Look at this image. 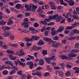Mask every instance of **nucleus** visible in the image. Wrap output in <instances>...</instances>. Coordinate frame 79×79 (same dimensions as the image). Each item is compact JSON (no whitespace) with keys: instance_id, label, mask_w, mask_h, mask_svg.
<instances>
[{"instance_id":"2f4dec72","label":"nucleus","mask_w":79,"mask_h":79,"mask_svg":"<svg viewBox=\"0 0 79 79\" xmlns=\"http://www.w3.org/2000/svg\"><path fill=\"white\" fill-rule=\"evenodd\" d=\"M21 7V5L20 4H18L15 6V7L16 8H18V9H19V8H20V7Z\"/></svg>"},{"instance_id":"f257e3e1","label":"nucleus","mask_w":79,"mask_h":79,"mask_svg":"<svg viewBox=\"0 0 79 79\" xmlns=\"http://www.w3.org/2000/svg\"><path fill=\"white\" fill-rule=\"evenodd\" d=\"M5 64H8L9 66H11V69H15V70H18V68L17 67H16L15 66H14V64L10 61H6L5 62Z\"/></svg>"},{"instance_id":"58836bf2","label":"nucleus","mask_w":79,"mask_h":79,"mask_svg":"<svg viewBox=\"0 0 79 79\" xmlns=\"http://www.w3.org/2000/svg\"><path fill=\"white\" fill-rule=\"evenodd\" d=\"M43 69V67H40V66H39L36 68V71H38L39 70H42V69Z\"/></svg>"},{"instance_id":"79ce46f5","label":"nucleus","mask_w":79,"mask_h":79,"mask_svg":"<svg viewBox=\"0 0 79 79\" xmlns=\"http://www.w3.org/2000/svg\"><path fill=\"white\" fill-rule=\"evenodd\" d=\"M73 17L74 18V19H78L79 18L78 17V16H77V14H75L73 16Z\"/></svg>"},{"instance_id":"bb28decb","label":"nucleus","mask_w":79,"mask_h":79,"mask_svg":"<svg viewBox=\"0 0 79 79\" xmlns=\"http://www.w3.org/2000/svg\"><path fill=\"white\" fill-rule=\"evenodd\" d=\"M6 52L7 53H10V54H14V52H13L12 50H7Z\"/></svg>"},{"instance_id":"ea45409f","label":"nucleus","mask_w":79,"mask_h":79,"mask_svg":"<svg viewBox=\"0 0 79 79\" xmlns=\"http://www.w3.org/2000/svg\"><path fill=\"white\" fill-rule=\"evenodd\" d=\"M46 27L45 26H44L42 29L41 30V32H43L45 31V30H46Z\"/></svg>"},{"instance_id":"473e14b6","label":"nucleus","mask_w":79,"mask_h":79,"mask_svg":"<svg viewBox=\"0 0 79 79\" xmlns=\"http://www.w3.org/2000/svg\"><path fill=\"white\" fill-rule=\"evenodd\" d=\"M13 70L11 71L10 73V75H12V74H13L14 73H15L16 72L15 71H17V70H16L15 69H13Z\"/></svg>"},{"instance_id":"bf43d9fd","label":"nucleus","mask_w":79,"mask_h":79,"mask_svg":"<svg viewBox=\"0 0 79 79\" xmlns=\"http://www.w3.org/2000/svg\"><path fill=\"white\" fill-rule=\"evenodd\" d=\"M76 26V23H74V24H72L71 25L72 27L73 28H74V27H75Z\"/></svg>"},{"instance_id":"c756f323","label":"nucleus","mask_w":79,"mask_h":79,"mask_svg":"<svg viewBox=\"0 0 79 79\" xmlns=\"http://www.w3.org/2000/svg\"><path fill=\"white\" fill-rule=\"evenodd\" d=\"M70 74H71V72L69 71H67L65 73V76H70Z\"/></svg>"},{"instance_id":"c9c22d12","label":"nucleus","mask_w":79,"mask_h":79,"mask_svg":"<svg viewBox=\"0 0 79 79\" xmlns=\"http://www.w3.org/2000/svg\"><path fill=\"white\" fill-rule=\"evenodd\" d=\"M73 31L75 34H79V31L78 30L74 29L73 30Z\"/></svg>"},{"instance_id":"412c9836","label":"nucleus","mask_w":79,"mask_h":79,"mask_svg":"<svg viewBox=\"0 0 79 79\" xmlns=\"http://www.w3.org/2000/svg\"><path fill=\"white\" fill-rule=\"evenodd\" d=\"M42 53L43 54V55H44V56L46 55H47V50H43V51L42 52Z\"/></svg>"},{"instance_id":"f704fd0d","label":"nucleus","mask_w":79,"mask_h":79,"mask_svg":"<svg viewBox=\"0 0 79 79\" xmlns=\"http://www.w3.org/2000/svg\"><path fill=\"white\" fill-rule=\"evenodd\" d=\"M3 74L4 75H7L8 74V73L7 70H5L2 72Z\"/></svg>"},{"instance_id":"8fccbe9b","label":"nucleus","mask_w":79,"mask_h":79,"mask_svg":"<svg viewBox=\"0 0 79 79\" xmlns=\"http://www.w3.org/2000/svg\"><path fill=\"white\" fill-rule=\"evenodd\" d=\"M28 56L29 58H30L31 60H34V57L31 55H28Z\"/></svg>"},{"instance_id":"09e8293b","label":"nucleus","mask_w":79,"mask_h":79,"mask_svg":"<svg viewBox=\"0 0 79 79\" xmlns=\"http://www.w3.org/2000/svg\"><path fill=\"white\" fill-rule=\"evenodd\" d=\"M50 73H44V77H47V76H50Z\"/></svg>"},{"instance_id":"e2e57ef3","label":"nucleus","mask_w":79,"mask_h":79,"mask_svg":"<svg viewBox=\"0 0 79 79\" xmlns=\"http://www.w3.org/2000/svg\"><path fill=\"white\" fill-rule=\"evenodd\" d=\"M23 20L24 21L25 23H27L28 21V18H25L23 19Z\"/></svg>"},{"instance_id":"774afa93","label":"nucleus","mask_w":79,"mask_h":79,"mask_svg":"<svg viewBox=\"0 0 79 79\" xmlns=\"http://www.w3.org/2000/svg\"><path fill=\"white\" fill-rule=\"evenodd\" d=\"M17 74L18 75H21L22 74V72L21 71H19L18 72Z\"/></svg>"},{"instance_id":"4468645a","label":"nucleus","mask_w":79,"mask_h":79,"mask_svg":"<svg viewBox=\"0 0 79 79\" xmlns=\"http://www.w3.org/2000/svg\"><path fill=\"white\" fill-rule=\"evenodd\" d=\"M37 44L38 45H44V42L42 40H40L38 43Z\"/></svg>"},{"instance_id":"a211bd4d","label":"nucleus","mask_w":79,"mask_h":79,"mask_svg":"<svg viewBox=\"0 0 79 79\" xmlns=\"http://www.w3.org/2000/svg\"><path fill=\"white\" fill-rule=\"evenodd\" d=\"M44 60H46V62H47L48 64H50V63H51V61H50V60H51L49 57H48V58H44Z\"/></svg>"},{"instance_id":"3c124183","label":"nucleus","mask_w":79,"mask_h":79,"mask_svg":"<svg viewBox=\"0 0 79 79\" xmlns=\"http://www.w3.org/2000/svg\"><path fill=\"white\" fill-rule=\"evenodd\" d=\"M41 23H42V24H44V25H45V26H46V25H47V22L45 21H41Z\"/></svg>"},{"instance_id":"39448f33","label":"nucleus","mask_w":79,"mask_h":79,"mask_svg":"<svg viewBox=\"0 0 79 79\" xmlns=\"http://www.w3.org/2000/svg\"><path fill=\"white\" fill-rule=\"evenodd\" d=\"M29 31H32V33L33 34L37 33L38 32V30H36L33 27H30L29 29Z\"/></svg>"},{"instance_id":"6ab92c4d","label":"nucleus","mask_w":79,"mask_h":79,"mask_svg":"<svg viewBox=\"0 0 79 79\" xmlns=\"http://www.w3.org/2000/svg\"><path fill=\"white\" fill-rule=\"evenodd\" d=\"M73 69L75 70V73H77V74L79 73V68H77L76 67H74Z\"/></svg>"},{"instance_id":"4be33fe9","label":"nucleus","mask_w":79,"mask_h":79,"mask_svg":"<svg viewBox=\"0 0 79 79\" xmlns=\"http://www.w3.org/2000/svg\"><path fill=\"white\" fill-rule=\"evenodd\" d=\"M59 75L61 77H63L64 76V73L63 71H60L59 73Z\"/></svg>"},{"instance_id":"5701e85b","label":"nucleus","mask_w":79,"mask_h":79,"mask_svg":"<svg viewBox=\"0 0 79 79\" xmlns=\"http://www.w3.org/2000/svg\"><path fill=\"white\" fill-rule=\"evenodd\" d=\"M71 12H68L66 15V16L65 17V18H66V19L67 18H68L69 17V16H71Z\"/></svg>"},{"instance_id":"6e6d98bb","label":"nucleus","mask_w":79,"mask_h":79,"mask_svg":"<svg viewBox=\"0 0 79 79\" xmlns=\"http://www.w3.org/2000/svg\"><path fill=\"white\" fill-rule=\"evenodd\" d=\"M48 34H49L48 33V31H45L44 35L45 36H48Z\"/></svg>"},{"instance_id":"de8ad7c7","label":"nucleus","mask_w":79,"mask_h":79,"mask_svg":"<svg viewBox=\"0 0 79 79\" xmlns=\"http://www.w3.org/2000/svg\"><path fill=\"white\" fill-rule=\"evenodd\" d=\"M66 29L67 30H69L72 29H73V28L71 26H67L66 27Z\"/></svg>"},{"instance_id":"f8f14e48","label":"nucleus","mask_w":79,"mask_h":79,"mask_svg":"<svg viewBox=\"0 0 79 79\" xmlns=\"http://www.w3.org/2000/svg\"><path fill=\"white\" fill-rule=\"evenodd\" d=\"M37 12L38 13L41 14L44 12V10H42V8L41 7H39L37 10Z\"/></svg>"},{"instance_id":"603ef678","label":"nucleus","mask_w":79,"mask_h":79,"mask_svg":"<svg viewBox=\"0 0 79 79\" xmlns=\"http://www.w3.org/2000/svg\"><path fill=\"white\" fill-rule=\"evenodd\" d=\"M5 10L6 11L7 13L8 14H9V13H10V10L8 8L6 9Z\"/></svg>"},{"instance_id":"680f3d73","label":"nucleus","mask_w":79,"mask_h":79,"mask_svg":"<svg viewBox=\"0 0 79 79\" xmlns=\"http://www.w3.org/2000/svg\"><path fill=\"white\" fill-rule=\"evenodd\" d=\"M55 56H53L49 58H50L51 60H53V59L54 58H55Z\"/></svg>"},{"instance_id":"2eb2a0df","label":"nucleus","mask_w":79,"mask_h":79,"mask_svg":"<svg viewBox=\"0 0 79 79\" xmlns=\"http://www.w3.org/2000/svg\"><path fill=\"white\" fill-rule=\"evenodd\" d=\"M68 3H69V5L70 6H73L74 4V1L73 0H70L68 1Z\"/></svg>"},{"instance_id":"37998d69","label":"nucleus","mask_w":79,"mask_h":79,"mask_svg":"<svg viewBox=\"0 0 79 79\" xmlns=\"http://www.w3.org/2000/svg\"><path fill=\"white\" fill-rule=\"evenodd\" d=\"M56 32V30L52 31H51V34L52 35H55Z\"/></svg>"},{"instance_id":"0eeeda50","label":"nucleus","mask_w":79,"mask_h":79,"mask_svg":"<svg viewBox=\"0 0 79 79\" xmlns=\"http://www.w3.org/2000/svg\"><path fill=\"white\" fill-rule=\"evenodd\" d=\"M61 58L63 60L66 59L67 60H71V59L66 55H62L61 56Z\"/></svg>"},{"instance_id":"49530a36","label":"nucleus","mask_w":79,"mask_h":79,"mask_svg":"<svg viewBox=\"0 0 79 79\" xmlns=\"http://www.w3.org/2000/svg\"><path fill=\"white\" fill-rule=\"evenodd\" d=\"M23 15L20 14L17 15V17L18 18H21L23 17Z\"/></svg>"},{"instance_id":"a19ab883","label":"nucleus","mask_w":79,"mask_h":79,"mask_svg":"<svg viewBox=\"0 0 79 79\" xmlns=\"http://www.w3.org/2000/svg\"><path fill=\"white\" fill-rule=\"evenodd\" d=\"M61 18H62L61 15H60L59 16L58 15V17H57V21H59L61 20Z\"/></svg>"},{"instance_id":"5fc2aeb1","label":"nucleus","mask_w":79,"mask_h":79,"mask_svg":"<svg viewBox=\"0 0 79 79\" xmlns=\"http://www.w3.org/2000/svg\"><path fill=\"white\" fill-rule=\"evenodd\" d=\"M74 37H70L68 38V39L69 40H73V39H74Z\"/></svg>"},{"instance_id":"0e129e2a","label":"nucleus","mask_w":79,"mask_h":79,"mask_svg":"<svg viewBox=\"0 0 79 79\" xmlns=\"http://www.w3.org/2000/svg\"><path fill=\"white\" fill-rule=\"evenodd\" d=\"M70 52L71 53H69L68 54V56H69V57H72V53L73 52H71V51H70Z\"/></svg>"},{"instance_id":"1a4fd4ad","label":"nucleus","mask_w":79,"mask_h":79,"mask_svg":"<svg viewBox=\"0 0 79 79\" xmlns=\"http://www.w3.org/2000/svg\"><path fill=\"white\" fill-rule=\"evenodd\" d=\"M40 38V36H37L36 35H34L31 37V39L32 40H37V39H39Z\"/></svg>"},{"instance_id":"338daca9","label":"nucleus","mask_w":79,"mask_h":79,"mask_svg":"<svg viewBox=\"0 0 79 79\" xmlns=\"http://www.w3.org/2000/svg\"><path fill=\"white\" fill-rule=\"evenodd\" d=\"M32 8L36 10V9H37V6L33 5L32 6Z\"/></svg>"},{"instance_id":"4c0bfd02","label":"nucleus","mask_w":79,"mask_h":79,"mask_svg":"<svg viewBox=\"0 0 79 79\" xmlns=\"http://www.w3.org/2000/svg\"><path fill=\"white\" fill-rule=\"evenodd\" d=\"M53 40H58L59 39V37L57 36H55L53 38Z\"/></svg>"},{"instance_id":"c85d7f7f","label":"nucleus","mask_w":79,"mask_h":79,"mask_svg":"<svg viewBox=\"0 0 79 79\" xmlns=\"http://www.w3.org/2000/svg\"><path fill=\"white\" fill-rule=\"evenodd\" d=\"M71 52H73L74 53H78L79 52V50L78 49H73L71 51Z\"/></svg>"},{"instance_id":"c03bdc74","label":"nucleus","mask_w":79,"mask_h":79,"mask_svg":"<svg viewBox=\"0 0 79 79\" xmlns=\"http://www.w3.org/2000/svg\"><path fill=\"white\" fill-rule=\"evenodd\" d=\"M15 39V36L13 35H12L10 36V40H14Z\"/></svg>"},{"instance_id":"4d7b16f0","label":"nucleus","mask_w":79,"mask_h":79,"mask_svg":"<svg viewBox=\"0 0 79 79\" xmlns=\"http://www.w3.org/2000/svg\"><path fill=\"white\" fill-rule=\"evenodd\" d=\"M41 49H42V47L38 46L36 47V51L40 50Z\"/></svg>"},{"instance_id":"13d9d810","label":"nucleus","mask_w":79,"mask_h":79,"mask_svg":"<svg viewBox=\"0 0 79 79\" xmlns=\"http://www.w3.org/2000/svg\"><path fill=\"white\" fill-rule=\"evenodd\" d=\"M44 3H45L42 1H40L38 3L40 5H43Z\"/></svg>"},{"instance_id":"7c9ffc66","label":"nucleus","mask_w":79,"mask_h":79,"mask_svg":"<svg viewBox=\"0 0 79 79\" xmlns=\"http://www.w3.org/2000/svg\"><path fill=\"white\" fill-rule=\"evenodd\" d=\"M60 66H61V67H62V68L63 69H64L65 68V64H64V63H62L61 64H60Z\"/></svg>"},{"instance_id":"e433bc0d","label":"nucleus","mask_w":79,"mask_h":79,"mask_svg":"<svg viewBox=\"0 0 79 79\" xmlns=\"http://www.w3.org/2000/svg\"><path fill=\"white\" fill-rule=\"evenodd\" d=\"M79 47V44L76 43L74 45V48L77 49H78Z\"/></svg>"},{"instance_id":"72a5a7b5","label":"nucleus","mask_w":79,"mask_h":79,"mask_svg":"<svg viewBox=\"0 0 79 79\" xmlns=\"http://www.w3.org/2000/svg\"><path fill=\"white\" fill-rule=\"evenodd\" d=\"M49 4L51 5V7L55 5V3L53 2H50L49 3Z\"/></svg>"},{"instance_id":"20e7f679","label":"nucleus","mask_w":79,"mask_h":79,"mask_svg":"<svg viewBox=\"0 0 79 79\" xmlns=\"http://www.w3.org/2000/svg\"><path fill=\"white\" fill-rule=\"evenodd\" d=\"M25 7L27 9V10L28 11H32V10L31 9L32 6L31 5H27L26 4L25 5Z\"/></svg>"},{"instance_id":"b1692460","label":"nucleus","mask_w":79,"mask_h":79,"mask_svg":"<svg viewBox=\"0 0 79 79\" xmlns=\"http://www.w3.org/2000/svg\"><path fill=\"white\" fill-rule=\"evenodd\" d=\"M25 42H30V41H32V37L29 39V38H27L25 39Z\"/></svg>"},{"instance_id":"cd10ccee","label":"nucleus","mask_w":79,"mask_h":79,"mask_svg":"<svg viewBox=\"0 0 79 79\" xmlns=\"http://www.w3.org/2000/svg\"><path fill=\"white\" fill-rule=\"evenodd\" d=\"M36 74L38 76H39L40 77H41L42 76V73L40 72H36Z\"/></svg>"},{"instance_id":"393cba45","label":"nucleus","mask_w":79,"mask_h":79,"mask_svg":"<svg viewBox=\"0 0 79 79\" xmlns=\"http://www.w3.org/2000/svg\"><path fill=\"white\" fill-rule=\"evenodd\" d=\"M6 23V22H4V20H2L0 21V25H1V26L5 25Z\"/></svg>"},{"instance_id":"a18cd8bd","label":"nucleus","mask_w":79,"mask_h":79,"mask_svg":"<svg viewBox=\"0 0 79 79\" xmlns=\"http://www.w3.org/2000/svg\"><path fill=\"white\" fill-rule=\"evenodd\" d=\"M26 75L25 74H23L21 75L22 79H26Z\"/></svg>"},{"instance_id":"a878e982","label":"nucleus","mask_w":79,"mask_h":79,"mask_svg":"<svg viewBox=\"0 0 79 79\" xmlns=\"http://www.w3.org/2000/svg\"><path fill=\"white\" fill-rule=\"evenodd\" d=\"M58 17V14H56L53 15V19H56V20H57Z\"/></svg>"},{"instance_id":"f3484780","label":"nucleus","mask_w":79,"mask_h":79,"mask_svg":"<svg viewBox=\"0 0 79 79\" xmlns=\"http://www.w3.org/2000/svg\"><path fill=\"white\" fill-rule=\"evenodd\" d=\"M64 30V27L63 26L60 27H59V29L57 31V32H61L62 31H63Z\"/></svg>"},{"instance_id":"f03ea898","label":"nucleus","mask_w":79,"mask_h":79,"mask_svg":"<svg viewBox=\"0 0 79 79\" xmlns=\"http://www.w3.org/2000/svg\"><path fill=\"white\" fill-rule=\"evenodd\" d=\"M14 62L15 64H16V66L18 65V64L19 63V65H20V66H24L26 65V64H25V63H23L21 62V61H20L19 60V59H18L14 61Z\"/></svg>"},{"instance_id":"9d476101","label":"nucleus","mask_w":79,"mask_h":79,"mask_svg":"<svg viewBox=\"0 0 79 79\" xmlns=\"http://www.w3.org/2000/svg\"><path fill=\"white\" fill-rule=\"evenodd\" d=\"M25 54V53L23 52V50L20 49V52L19 53V56H23Z\"/></svg>"},{"instance_id":"052dcab7","label":"nucleus","mask_w":79,"mask_h":79,"mask_svg":"<svg viewBox=\"0 0 79 79\" xmlns=\"http://www.w3.org/2000/svg\"><path fill=\"white\" fill-rule=\"evenodd\" d=\"M32 49L33 50H35V51H37V47L35 46H33L32 47Z\"/></svg>"},{"instance_id":"864d4df0","label":"nucleus","mask_w":79,"mask_h":79,"mask_svg":"<svg viewBox=\"0 0 79 79\" xmlns=\"http://www.w3.org/2000/svg\"><path fill=\"white\" fill-rule=\"evenodd\" d=\"M65 21V19H64V18L62 19V20L60 22V23L61 24H63V23H64V22Z\"/></svg>"},{"instance_id":"9b49d317","label":"nucleus","mask_w":79,"mask_h":79,"mask_svg":"<svg viewBox=\"0 0 79 79\" xmlns=\"http://www.w3.org/2000/svg\"><path fill=\"white\" fill-rule=\"evenodd\" d=\"M9 57L10 58V59L11 60H15L16 58H17L18 57L14 56H13V55L10 54L9 55Z\"/></svg>"},{"instance_id":"69168bd1","label":"nucleus","mask_w":79,"mask_h":79,"mask_svg":"<svg viewBox=\"0 0 79 79\" xmlns=\"http://www.w3.org/2000/svg\"><path fill=\"white\" fill-rule=\"evenodd\" d=\"M26 16H30V13L29 12H26L25 14Z\"/></svg>"},{"instance_id":"423d86ee","label":"nucleus","mask_w":79,"mask_h":79,"mask_svg":"<svg viewBox=\"0 0 79 79\" xmlns=\"http://www.w3.org/2000/svg\"><path fill=\"white\" fill-rule=\"evenodd\" d=\"M21 25L22 26H24V27L25 28H28L29 27V24L27 23L26 22H23L21 23Z\"/></svg>"},{"instance_id":"6e6552de","label":"nucleus","mask_w":79,"mask_h":79,"mask_svg":"<svg viewBox=\"0 0 79 79\" xmlns=\"http://www.w3.org/2000/svg\"><path fill=\"white\" fill-rule=\"evenodd\" d=\"M44 40H45L46 42H54L55 41H53L50 38H43Z\"/></svg>"},{"instance_id":"dca6fc26","label":"nucleus","mask_w":79,"mask_h":79,"mask_svg":"<svg viewBox=\"0 0 79 79\" xmlns=\"http://www.w3.org/2000/svg\"><path fill=\"white\" fill-rule=\"evenodd\" d=\"M39 64L41 66H43L44 64V60L42 59L40 60Z\"/></svg>"},{"instance_id":"7ed1b4c3","label":"nucleus","mask_w":79,"mask_h":79,"mask_svg":"<svg viewBox=\"0 0 79 79\" xmlns=\"http://www.w3.org/2000/svg\"><path fill=\"white\" fill-rule=\"evenodd\" d=\"M27 65H30L29 68L30 69H33L34 68V64L32 61L27 62Z\"/></svg>"},{"instance_id":"aec40b11","label":"nucleus","mask_w":79,"mask_h":79,"mask_svg":"<svg viewBox=\"0 0 79 79\" xmlns=\"http://www.w3.org/2000/svg\"><path fill=\"white\" fill-rule=\"evenodd\" d=\"M59 45L60 44H59V43H57L56 44L52 45V46L55 48H58V47H59Z\"/></svg>"},{"instance_id":"ddd939ff","label":"nucleus","mask_w":79,"mask_h":79,"mask_svg":"<svg viewBox=\"0 0 79 79\" xmlns=\"http://www.w3.org/2000/svg\"><path fill=\"white\" fill-rule=\"evenodd\" d=\"M10 34V32L8 31H7L4 32L3 35L4 36H5V37H8V36H9Z\"/></svg>"}]
</instances>
